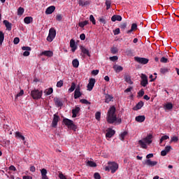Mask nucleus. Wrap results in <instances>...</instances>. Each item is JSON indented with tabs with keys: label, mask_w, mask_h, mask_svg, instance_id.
I'll use <instances>...</instances> for the list:
<instances>
[{
	"label": "nucleus",
	"mask_w": 179,
	"mask_h": 179,
	"mask_svg": "<svg viewBox=\"0 0 179 179\" xmlns=\"http://www.w3.org/2000/svg\"><path fill=\"white\" fill-rule=\"evenodd\" d=\"M105 3L106 6V10H108V9H110V8H111V1L106 0Z\"/></svg>",
	"instance_id": "obj_42"
},
{
	"label": "nucleus",
	"mask_w": 179,
	"mask_h": 179,
	"mask_svg": "<svg viewBox=\"0 0 179 179\" xmlns=\"http://www.w3.org/2000/svg\"><path fill=\"white\" fill-rule=\"evenodd\" d=\"M120 29H126L127 28V22L122 23L120 25Z\"/></svg>",
	"instance_id": "obj_60"
},
{
	"label": "nucleus",
	"mask_w": 179,
	"mask_h": 179,
	"mask_svg": "<svg viewBox=\"0 0 179 179\" xmlns=\"http://www.w3.org/2000/svg\"><path fill=\"white\" fill-rule=\"evenodd\" d=\"M76 89V84L75 83H71V87L69 89V93H72Z\"/></svg>",
	"instance_id": "obj_34"
},
{
	"label": "nucleus",
	"mask_w": 179,
	"mask_h": 179,
	"mask_svg": "<svg viewBox=\"0 0 179 179\" xmlns=\"http://www.w3.org/2000/svg\"><path fill=\"white\" fill-rule=\"evenodd\" d=\"M110 51L112 54H117L118 52V49H117V48H112Z\"/></svg>",
	"instance_id": "obj_53"
},
{
	"label": "nucleus",
	"mask_w": 179,
	"mask_h": 179,
	"mask_svg": "<svg viewBox=\"0 0 179 179\" xmlns=\"http://www.w3.org/2000/svg\"><path fill=\"white\" fill-rule=\"evenodd\" d=\"M153 139L152 134H148L145 138L138 141V145L141 149H148V145H150Z\"/></svg>",
	"instance_id": "obj_2"
},
{
	"label": "nucleus",
	"mask_w": 179,
	"mask_h": 179,
	"mask_svg": "<svg viewBox=\"0 0 179 179\" xmlns=\"http://www.w3.org/2000/svg\"><path fill=\"white\" fill-rule=\"evenodd\" d=\"M109 59H110V61H112L113 62H114L118 60V57H117V56L110 57Z\"/></svg>",
	"instance_id": "obj_49"
},
{
	"label": "nucleus",
	"mask_w": 179,
	"mask_h": 179,
	"mask_svg": "<svg viewBox=\"0 0 179 179\" xmlns=\"http://www.w3.org/2000/svg\"><path fill=\"white\" fill-rule=\"evenodd\" d=\"M160 62H162V64H167V62H169V59L163 57L161 58Z\"/></svg>",
	"instance_id": "obj_45"
},
{
	"label": "nucleus",
	"mask_w": 179,
	"mask_h": 179,
	"mask_svg": "<svg viewBox=\"0 0 179 179\" xmlns=\"http://www.w3.org/2000/svg\"><path fill=\"white\" fill-rule=\"evenodd\" d=\"M126 55H128L129 57H131V55H132V50H126Z\"/></svg>",
	"instance_id": "obj_59"
},
{
	"label": "nucleus",
	"mask_w": 179,
	"mask_h": 179,
	"mask_svg": "<svg viewBox=\"0 0 179 179\" xmlns=\"http://www.w3.org/2000/svg\"><path fill=\"white\" fill-rule=\"evenodd\" d=\"M72 65L73 68H79V60L78 59H74L72 61Z\"/></svg>",
	"instance_id": "obj_31"
},
{
	"label": "nucleus",
	"mask_w": 179,
	"mask_h": 179,
	"mask_svg": "<svg viewBox=\"0 0 179 179\" xmlns=\"http://www.w3.org/2000/svg\"><path fill=\"white\" fill-rule=\"evenodd\" d=\"M167 139H170V137L167 135L162 136V138H160V142L159 143H162L163 141H167Z\"/></svg>",
	"instance_id": "obj_40"
},
{
	"label": "nucleus",
	"mask_w": 179,
	"mask_h": 179,
	"mask_svg": "<svg viewBox=\"0 0 179 179\" xmlns=\"http://www.w3.org/2000/svg\"><path fill=\"white\" fill-rule=\"evenodd\" d=\"M172 148L171 145H166L164 148V150L169 153V152H170V150H171Z\"/></svg>",
	"instance_id": "obj_55"
},
{
	"label": "nucleus",
	"mask_w": 179,
	"mask_h": 179,
	"mask_svg": "<svg viewBox=\"0 0 179 179\" xmlns=\"http://www.w3.org/2000/svg\"><path fill=\"white\" fill-rule=\"evenodd\" d=\"M113 68L116 73H120V72L122 71L124 69L122 66L118 65H114Z\"/></svg>",
	"instance_id": "obj_24"
},
{
	"label": "nucleus",
	"mask_w": 179,
	"mask_h": 179,
	"mask_svg": "<svg viewBox=\"0 0 179 179\" xmlns=\"http://www.w3.org/2000/svg\"><path fill=\"white\" fill-rule=\"evenodd\" d=\"M24 94V91L22 90L18 94H16L15 97L17 99V97H20V96H23Z\"/></svg>",
	"instance_id": "obj_51"
},
{
	"label": "nucleus",
	"mask_w": 179,
	"mask_h": 179,
	"mask_svg": "<svg viewBox=\"0 0 179 179\" xmlns=\"http://www.w3.org/2000/svg\"><path fill=\"white\" fill-rule=\"evenodd\" d=\"M115 106H112L109 108L106 116L107 122L108 124H114L117 121L118 124H121V119H117V114H115Z\"/></svg>",
	"instance_id": "obj_1"
},
{
	"label": "nucleus",
	"mask_w": 179,
	"mask_h": 179,
	"mask_svg": "<svg viewBox=\"0 0 179 179\" xmlns=\"http://www.w3.org/2000/svg\"><path fill=\"white\" fill-rule=\"evenodd\" d=\"M56 20H57L58 22H61V20H62V15H61V14H58L56 16Z\"/></svg>",
	"instance_id": "obj_56"
},
{
	"label": "nucleus",
	"mask_w": 179,
	"mask_h": 179,
	"mask_svg": "<svg viewBox=\"0 0 179 179\" xmlns=\"http://www.w3.org/2000/svg\"><path fill=\"white\" fill-rule=\"evenodd\" d=\"M3 40H5V34L2 31H0V45H2Z\"/></svg>",
	"instance_id": "obj_35"
},
{
	"label": "nucleus",
	"mask_w": 179,
	"mask_h": 179,
	"mask_svg": "<svg viewBox=\"0 0 179 179\" xmlns=\"http://www.w3.org/2000/svg\"><path fill=\"white\" fill-rule=\"evenodd\" d=\"M31 96L34 100H38L41 99L43 96V90L34 89L31 92Z\"/></svg>",
	"instance_id": "obj_3"
},
{
	"label": "nucleus",
	"mask_w": 179,
	"mask_h": 179,
	"mask_svg": "<svg viewBox=\"0 0 179 179\" xmlns=\"http://www.w3.org/2000/svg\"><path fill=\"white\" fill-rule=\"evenodd\" d=\"M15 138H17L18 139H22V141H23L24 143H26V141H24V140H25L24 136L22 135V134H20V132L17 131L15 133Z\"/></svg>",
	"instance_id": "obj_26"
},
{
	"label": "nucleus",
	"mask_w": 179,
	"mask_h": 179,
	"mask_svg": "<svg viewBox=\"0 0 179 179\" xmlns=\"http://www.w3.org/2000/svg\"><path fill=\"white\" fill-rule=\"evenodd\" d=\"M148 76L145 74H141V86H143V87H146V86H148Z\"/></svg>",
	"instance_id": "obj_10"
},
{
	"label": "nucleus",
	"mask_w": 179,
	"mask_h": 179,
	"mask_svg": "<svg viewBox=\"0 0 179 179\" xmlns=\"http://www.w3.org/2000/svg\"><path fill=\"white\" fill-rule=\"evenodd\" d=\"M24 22L26 24H30V22H33V17H25L24 18Z\"/></svg>",
	"instance_id": "obj_30"
},
{
	"label": "nucleus",
	"mask_w": 179,
	"mask_h": 179,
	"mask_svg": "<svg viewBox=\"0 0 179 179\" xmlns=\"http://www.w3.org/2000/svg\"><path fill=\"white\" fill-rule=\"evenodd\" d=\"M164 110H171L173 109V103H168L165 106H164Z\"/></svg>",
	"instance_id": "obj_36"
},
{
	"label": "nucleus",
	"mask_w": 179,
	"mask_h": 179,
	"mask_svg": "<svg viewBox=\"0 0 179 179\" xmlns=\"http://www.w3.org/2000/svg\"><path fill=\"white\" fill-rule=\"evenodd\" d=\"M87 24H89V20H85L83 22H79L78 25L80 27L83 29L85 26H87Z\"/></svg>",
	"instance_id": "obj_37"
},
{
	"label": "nucleus",
	"mask_w": 179,
	"mask_h": 179,
	"mask_svg": "<svg viewBox=\"0 0 179 179\" xmlns=\"http://www.w3.org/2000/svg\"><path fill=\"white\" fill-rule=\"evenodd\" d=\"M59 120H60L59 116L57 115V113L53 115V120L52 122V128H57V126L58 125V122Z\"/></svg>",
	"instance_id": "obj_7"
},
{
	"label": "nucleus",
	"mask_w": 179,
	"mask_h": 179,
	"mask_svg": "<svg viewBox=\"0 0 179 179\" xmlns=\"http://www.w3.org/2000/svg\"><path fill=\"white\" fill-rule=\"evenodd\" d=\"M136 29H138V24H136V23H133L131 24V29L127 31V34L132 33V31H134V30H136Z\"/></svg>",
	"instance_id": "obj_27"
},
{
	"label": "nucleus",
	"mask_w": 179,
	"mask_h": 179,
	"mask_svg": "<svg viewBox=\"0 0 179 179\" xmlns=\"http://www.w3.org/2000/svg\"><path fill=\"white\" fill-rule=\"evenodd\" d=\"M145 105V103H143V101H140L134 108L133 110H134V111H138V110H141V108H142V107Z\"/></svg>",
	"instance_id": "obj_17"
},
{
	"label": "nucleus",
	"mask_w": 179,
	"mask_h": 179,
	"mask_svg": "<svg viewBox=\"0 0 179 179\" xmlns=\"http://www.w3.org/2000/svg\"><path fill=\"white\" fill-rule=\"evenodd\" d=\"M92 75H94L96 76V75H99V70H92Z\"/></svg>",
	"instance_id": "obj_58"
},
{
	"label": "nucleus",
	"mask_w": 179,
	"mask_h": 179,
	"mask_svg": "<svg viewBox=\"0 0 179 179\" xmlns=\"http://www.w3.org/2000/svg\"><path fill=\"white\" fill-rule=\"evenodd\" d=\"M53 92H54V90L52 89V87H50L46 89L44 91V93L46 96H50V94H52Z\"/></svg>",
	"instance_id": "obj_28"
},
{
	"label": "nucleus",
	"mask_w": 179,
	"mask_h": 179,
	"mask_svg": "<svg viewBox=\"0 0 179 179\" xmlns=\"http://www.w3.org/2000/svg\"><path fill=\"white\" fill-rule=\"evenodd\" d=\"M90 20L92 22V24H96V20L94 19V16H93V15H90Z\"/></svg>",
	"instance_id": "obj_47"
},
{
	"label": "nucleus",
	"mask_w": 179,
	"mask_h": 179,
	"mask_svg": "<svg viewBox=\"0 0 179 179\" xmlns=\"http://www.w3.org/2000/svg\"><path fill=\"white\" fill-rule=\"evenodd\" d=\"M40 55L43 57L44 55L45 57H48V58H51L54 55V52L51 50H44L42 52H41Z\"/></svg>",
	"instance_id": "obj_12"
},
{
	"label": "nucleus",
	"mask_w": 179,
	"mask_h": 179,
	"mask_svg": "<svg viewBox=\"0 0 179 179\" xmlns=\"http://www.w3.org/2000/svg\"><path fill=\"white\" fill-rule=\"evenodd\" d=\"M64 86V81L62 80H60L57 83V87H62Z\"/></svg>",
	"instance_id": "obj_46"
},
{
	"label": "nucleus",
	"mask_w": 179,
	"mask_h": 179,
	"mask_svg": "<svg viewBox=\"0 0 179 179\" xmlns=\"http://www.w3.org/2000/svg\"><path fill=\"white\" fill-rule=\"evenodd\" d=\"M80 50L81 52H83L84 55H87V57H92V55H90V52H89V50H87L86 48L81 46Z\"/></svg>",
	"instance_id": "obj_19"
},
{
	"label": "nucleus",
	"mask_w": 179,
	"mask_h": 179,
	"mask_svg": "<svg viewBox=\"0 0 179 179\" xmlns=\"http://www.w3.org/2000/svg\"><path fill=\"white\" fill-rule=\"evenodd\" d=\"M23 13H24V8L20 7L17 10V15L21 16Z\"/></svg>",
	"instance_id": "obj_41"
},
{
	"label": "nucleus",
	"mask_w": 179,
	"mask_h": 179,
	"mask_svg": "<svg viewBox=\"0 0 179 179\" xmlns=\"http://www.w3.org/2000/svg\"><path fill=\"white\" fill-rule=\"evenodd\" d=\"M80 40H82V41L85 40V38H86V35H85V34H81L80 35Z\"/></svg>",
	"instance_id": "obj_62"
},
{
	"label": "nucleus",
	"mask_w": 179,
	"mask_h": 179,
	"mask_svg": "<svg viewBox=\"0 0 179 179\" xmlns=\"http://www.w3.org/2000/svg\"><path fill=\"white\" fill-rule=\"evenodd\" d=\"M95 118H96V120H97V121H100V118H101V113L96 112L95 113Z\"/></svg>",
	"instance_id": "obj_43"
},
{
	"label": "nucleus",
	"mask_w": 179,
	"mask_h": 179,
	"mask_svg": "<svg viewBox=\"0 0 179 179\" xmlns=\"http://www.w3.org/2000/svg\"><path fill=\"white\" fill-rule=\"evenodd\" d=\"M160 72L162 75H166V73H169V72H170V69L167 67H162L160 69Z\"/></svg>",
	"instance_id": "obj_29"
},
{
	"label": "nucleus",
	"mask_w": 179,
	"mask_h": 179,
	"mask_svg": "<svg viewBox=\"0 0 179 179\" xmlns=\"http://www.w3.org/2000/svg\"><path fill=\"white\" fill-rule=\"evenodd\" d=\"M54 10H55V6H49V7L46 9V10H45V14H46V15H51V14L54 12Z\"/></svg>",
	"instance_id": "obj_20"
},
{
	"label": "nucleus",
	"mask_w": 179,
	"mask_h": 179,
	"mask_svg": "<svg viewBox=\"0 0 179 179\" xmlns=\"http://www.w3.org/2000/svg\"><path fill=\"white\" fill-rule=\"evenodd\" d=\"M135 120L137 122H143L146 120V117L145 115H138L135 117Z\"/></svg>",
	"instance_id": "obj_25"
},
{
	"label": "nucleus",
	"mask_w": 179,
	"mask_h": 179,
	"mask_svg": "<svg viewBox=\"0 0 179 179\" xmlns=\"http://www.w3.org/2000/svg\"><path fill=\"white\" fill-rule=\"evenodd\" d=\"M114 135H115V130H114L111 128H108L106 130V138H113V136H114Z\"/></svg>",
	"instance_id": "obj_11"
},
{
	"label": "nucleus",
	"mask_w": 179,
	"mask_h": 179,
	"mask_svg": "<svg viewBox=\"0 0 179 179\" xmlns=\"http://www.w3.org/2000/svg\"><path fill=\"white\" fill-rule=\"evenodd\" d=\"M70 47L71 48L72 52H75V51H76L78 46L76 45V43L75 42V40L71 39L70 41Z\"/></svg>",
	"instance_id": "obj_16"
},
{
	"label": "nucleus",
	"mask_w": 179,
	"mask_h": 179,
	"mask_svg": "<svg viewBox=\"0 0 179 179\" xmlns=\"http://www.w3.org/2000/svg\"><path fill=\"white\" fill-rule=\"evenodd\" d=\"M145 164H146L147 166H149L150 167H155V166L157 164V162L152 161L150 159H146L145 161Z\"/></svg>",
	"instance_id": "obj_15"
},
{
	"label": "nucleus",
	"mask_w": 179,
	"mask_h": 179,
	"mask_svg": "<svg viewBox=\"0 0 179 179\" xmlns=\"http://www.w3.org/2000/svg\"><path fill=\"white\" fill-rule=\"evenodd\" d=\"M145 94V91L143 90V89H141L138 92V95L139 96V97H143V96Z\"/></svg>",
	"instance_id": "obj_50"
},
{
	"label": "nucleus",
	"mask_w": 179,
	"mask_h": 179,
	"mask_svg": "<svg viewBox=\"0 0 179 179\" xmlns=\"http://www.w3.org/2000/svg\"><path fill=\"white\" fill-rule=\"evenodd\" d=\"M167 153H168V152H166V150H162V151L161 152V155H162V156H166Z\"/></svg>",
	"instance_id": "obj_64"
},
{
	"label": "nucleus",
	"mask_w": 179,
	"mask_h": 179,
	"mask_svg": "<svg viewBox=\"0 0 179 179\" xmlns=\"http://www.w3.org/2000/svg\"><path fill=\"white\" fill-rule=\"evenodd\" d=\"M99 22H100V23H102L103 24H106V18H104V17H101L99 18Z\"/></svg>",
	"instance_id": "obj_54"
},
{
	"label": "nucleus",
	"mask_w": 179,
	"mask_h": 179,
	"mask_svg": "<svg viewBox=\"0 0 179 179\" xmlns=\"http://www.w3.org/2000/svg\"><path fill=\"white\" fill-rule=\"evenodd\" d=\"M22 50L23 51H31V48L29 47V46H23L22 48Z\"/></svg>",
	"instance_id": "obj_48"
},
{
	"label": "nucleus",
	"mask_w": 179,
	"mask_h": 179,
	"mask_svg": "<svg viewBox=\"0 0 179 179\" xmlns=\"http://www.w3.org/2000/svg\"><path fill=\"white\" fill-rule=\"evenodd\" d=\"M111 20L112 22H117H117H121V20H122V17H121V15H114L112 16Z\"/></svg>",
	"instance_id": "obj_23"
},
{
	"label": "nucleus",
	"mask_w": 179,
	"mask_h": 179,
	"mask_svg": "<svg viewBox=\"0 0 179 179\" xmlns=\"http://www.w3.org/2000/svg\"><path fill=\"white\" fill-rule=\"evenodd\" d=\"M20 42V39L17 37H15L14 38L13 43L14 44H19V43Z\"/></svg>",
	"instance_id": "obj_57"
},
{
	"label": "nucleus",
	"mask_w": 179,
	"mask_h": 179,
	"mask_svg": "<svg viewBox=\"0 0 179 179\" xmlns=\"http://www.w3.org/2000/svg\"><path fill=\"white\" fill-rule=\"evenodd\" d=\"M94 179H101V176H100V173H95L94 174Z\"/></svg>",
	"instance_id": "obj_52"
},
{
	"label": "nucleus",
	"mask_w": 179,
	"mask_h": 179,
	"mask_svg": "<svg viewBox=\"0 0 179 179\" xmlns=\"http://www.w3.org/2000/svg\"><path fill=\"white\" fill-rule=\"evenodd\" d=\"M109 169L112 173V174H114L117 170H118V164L115 162H111L109 164Z\"/></svg>",
	"instance_id": "obj_8"
},
{
	"label": "nucleus",
	"mask_w": 179,
	"mask_h": 179,
	"mask_svg": "<svg viewBox=\"0 0 179 179\" xmlns=\"http://www.w3.org/2000/svg\"><path fill=\"white\" fill-rule=\"evenodd\" d=\"M114 99V97L108 94H106L105 95V103H107V104H108V103H110V101H113V99Z\"/></svg>",
	"instance_id": "obj_21"
},
{
	"label": "nucleus",
	"mask_w": 179,
	"mask_h": 179,
	"mask_svg": "<svg viewBox=\"0 0 179 179\" xmlns=\"http://www.w3.org/2000/svg\"><path fill=\"white\" fill-rule=\"evenodd\" d=\"M3 24L6 26V29L8 31H10V30H12V23L9 22V21L4 20L3 21Z\"/></svg>",
	"instance_id": "obj_18"
},
{
	"label": "nucleus",
	"mask_w": 179,
	"mask_h": 179,
	"mask_svg": "<svg viewBox=\"0 0 179 179\" xmlns=\"http://www.w3.org/2000/svg\"><path fill=\"white\" fill-rule=\"evenodd\" d=\"M82 96V92H80V87H77L74 91V99H79Z\"/></svg>",
	"instance_id": "obj_14"
},
{
	"label": "nucleus",
	"mask_w": 179,
	"mask_h": 179,
	"mask_svg": "<svg viewBox=\"0 0 179 179\" xmlns=\"http://www.w3.org/2000/svg\"><path fill=\"white\" fill-rule=\"evenodd\" d=\"M78 5L80 6H85V1H83V0H79L78 1Z\"/></svg>",
	"instance_id": "obj_61"
},
{
	"label": "nucleus",
	"mask_w": 179,
	"mask_h": 179,
	"mask_svg": "<svg viewBox=\"0 0 179 179\" xmlns=\"http://www.w3.org/2000/svg\"><path fill=\"white\" fill-rule=\"evenodd\" d=\"M114 34H115V36L120 34V28H117L115 29Z\"/></svg>",
	"instance_id": "obj_63"
},
{
	"label": "nucleus",
	"mask_w": 179,
	"mask_h": 179,
	"mask_svg": "<svg viewBox=\"0 0 179 179\" xmlns=\"http://www.w3.org/2000/svg\"><path fill=\"white\" fill-rule=\"evenodd\" d=\"M54 101H55L56 107H62V106H64L62 101H61V99H59L58 98H55Z\"/></svg>",
	"instance_id": "obj_22"
},
{
	"label": "nucleus",
	"mask_w": 179,
	"mask_h": 179,
	"mask_svg": "<svg viewBox=\"0 0 179 179\" xmlns=\"http://www.w3.org/2000/svg\"><path fill=\"white\" fill-rule=\"evenodd\" d=\"M124 80L127 82V83H129V85H133L134 82H132V80H131V76H124Z\"/></svg>",
	"instance_id": "obj_33"
},
{
	"label": "nucleus",
	"mask_w": 179,
	"mask_h": 179,
	"mask_svg": "<svg viewBox=\"0 0 179 179\" xmlns=\"http://www.w3.org/2000/svg\"><path fill=\"white\" fill-rule=\"evenodd\" d=\"M134 61L138 62V64H141V65H146L149 62V59L145 57H135Z\"/></svg>",
	"instance_id": "obj_6"
},
{
	"label": "nucleus",
	"mask_w": 179,
	"mask_h": 179,
	"mask_svg": "<svg viewBox=\"0 0 179 179\" xmlns=\"http://www.w3.org/2000/svg\"><path fill=\"white\" fill-rule=\"evenodd\" d=\"M174 142L175 143L178 142V137L177 136H173L171 138L170 143Z\"/></svg>",
	"instance_id": "obj_39"
},
{
	"label": "nucleus",
	"mask_w": 179,
	"mask_h": 179,
	"mask_svg": "<svg viewBox=\"0 0 179 179\" xmlns=\"http://www.w3.org/2000/svg\"><path fill=\"white\" fill-rule=\"evenodd\" d=\"M80 103H82V104H92V103H90V101H87V99H80Z\"/></svg>",
	"instance_id": "obj_44"
},
{
	"label": "nucleus",
	"mask_w": 179,
	"mask_h": 179,
	"mask_svg": "<svg viewBox=\"0 0 179 179\" xmlns=\"http://www.w3.org/2000/svg\"><path fill=\"white\" fill-rule=\"evenodd\" d=\"M55 36H57V30H55L54 28H50L49 30L48 36L46 38L47 41L52 43L54 38H55Z\"/></svg>",
	"instance_id": "obj_5"
},
{
	"label": "nucleus",
	"mask_w": 179,
	"mask_h": 179,
	"mask_svg": "<svg viewBox=\"0 0 179 179\" xmlns=\"http://www.w3.org/2000/svg\"><path fill=\"white\" fill-rule=\"evenodd\" d=\"M86 164H87V166H89L90 167H96L97 166V164H96V162H94L93 161H87Z\"/></svg>",
	"instance_id": "obj_32"
},
{
	"label": "nucleus",
	"mask_w": 179,
	"mask_h": 179,
	"mask_svg": "<svg viewBox=\"0 0 179 179\" xmlns=\"http://www.w3.org/2000/svg\"><path fill=\"white\" fill-rule=\"evenodd\" d=\"M80 112V108L79 106H76L74 109L71 110L72 117L76 118L78 117V114Z\"/></svg>",
	"instance_id": "obj_13"
},
{
	"label": "nucleus",
	"mask_w": 179,
	"mask_h": 179,
	"mask_svg": "<svg viewBox=\"0 0 179 179\" xmlns=\"http://www.w3.org/2000/svg\"><path fill=\"white\" fill-rule=\"evenodd\" d=\"M63 122L66 127L70 128V129H73V131H76V126L73 123V121L68 119V118H64L63 120Z\"/></svg>",
	"instance_id": "obj_4"
},
{
	"label": "nucleus",
	"mask_w": 179,
	"mask_h": 179,
	"mask_svg": "<svg viewBox=\"0 0 179 179\" xmlns=\"http://www.w3.org/2000/svg\"><path fill=\"white\" fill-rule=\"evenodd\" d=\"M127 135H128V132H127V131L122 132V133L120 135V141H124V139H125V136H127Z\"/></svg>",
	"instance_id": "obj_38"
},
{
	"label": "nucleus",
	"mask_w": 179,
	"mask_h": 179,
	"mask_svg": "<svg viewBox=\"0 0 179 179\" xmlns=\"http://www.w3.org/2000/svg\"><path fill=\"white\" fill-rule=\"evenodd\" d=\"M95 83H96V79L90 78L89 80V83L87 86V90H89L90 92H92V90H93V87H94Z\"/></svg>",
	"instance_id": "obj_9"
}]
</instances>
